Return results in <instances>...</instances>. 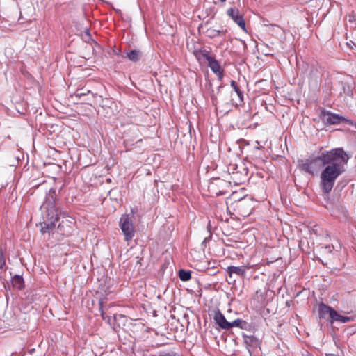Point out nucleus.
I'll return each mask as SVG.
<instances>
[{
	"label": "nucleus",
	"instance_id": "f257e3e1",
	"mask_svg": "<svg viewBox=\"0 0 356 356\" xmlns=\"http://www.w3.org/2000/svg\"><path fill=\"white\" fill-rule=\"evenodd\" d=\"M350 156L341 147L324 151L314 159L299 161V169L308 174L314 175L321 168L320 187L327 194L334 187L337 179L346 171Z\"/></svg>",
	"mask_w": 356,
	"mask_h": 356
},
{
	"label": "nucleus",
	"instance_id": "aec40b11",
	"mask_svg": "<svg viewBox=\"0 0 356 356\" xmlns=\"http://www.w3.org/2000/svg\"><path fill=\"white\" fill-rule=\"evenodd\" d=\"M179 277L183 282L188 281L191 278V271L181 269L179 270Z\"/></svg>",
	"mask_w": 356,
	"mask_h": 356
},
{
	"label": "nucleus",
	"instance_id": "dca6fc26",
	"mask_svg": "<svg viewBox=\"0 0 356 356\" xmlns=\"http://www.w3.org/2000/svg\"><path fill=\"white\" fill-rule=\"evenodd\" d=\"M229 330H231L234 327H239L241 329H245L246 330L248 327L249 326L248 323H247L245 321L237 318L232 322H229Z\"/></svg>",
	"mask_w": 356,
	"mask_h": 356
},
{
	"label": "nucleus",
	"instance_id": "2f4dec72",
	"mask_svg": "<svg viewBox=\"0 0 356 356\" xmlns=\"http://www.w3.org/2000/svg\"><path fill=\"white\" fill-rule=\"evenodd\" d=\"M143 259H140L139 260H138L136 261L137 264H140V266L143 265Z\"/></svg>",
	"mask_w": 356,
	"mask_h": 356
},
{
	"label": "nucleus",
	"instance_id": "39448f33",
	"mask_svg": "<svg viewBox=\"0 0 356 356\" xmlns=\"http://www.w3.org/2000/svg\"><path fill=\"white\" fill-rule=\"evenodd\" d=\"M56 194L54 188H51L46 195L44 203L41 206L42 212L45 213H58L56 207Z\"/></svg>",
	"mask_w": 356,
	"mask_h": 356
},
{
	"label": "nucleus",
	"instance_id": "423d86ee",
	"mask_svg": "<svg viewBox=\"0 0 356 356\" xmlns=\"http://www.w3.org/2000/svg\"><path fill=\"white\" fill-rule=\"evenodd\" d=\"M209 187L217 196H220L227 193V189L229 187V183L220 178H215L210 183Z\"/></svg>",
	"mask_w": 356,
	"mask_h": 356
},
{
	"label": "nucleus",
	"instance_id": "9b49d317",
	"mask_svg": "<svg viewBox=\"0 0 356 356\" xmlns=\"http://www.w3.org/2000/svg\"><path fill=\"white\" fill-rule=\"evenodd\" d=\"M213 319L216 323L223 330H229V322L227 321L223 315V314L219 310L217 309L214 312Z\"/></svg>",
	"mask_w": 356,
	"mask_h": 356
},
{
	"label": "nucleus",
	"instance_id": "2eb2a0df",
	"mask_svg": "<svg viewBox=\"0 0 356 356\" xmlns=\"http://www.w3.org/2000/svg\"><path fill=\"white\" fill-rule=\"evenodd\" d=\"M237 166L233 170H237ZM243 172L236 170L232 172L233 177L232 179L236 181H238L240 184L247 178L248 176V170L245 168H242Z\"/></svg>",
	"mask_w": 356,
	"mask_h": 356
},
{
	"label": "nucleus",
	"instance_id": "cd10ccee",
	"mask_svg": "<svg viewBox=\"0 0 356 356\" xmlns=\"http://www.w3.org/2000/svg\"><path fill=\"white\" fill-rule=\"evenodd\" d=\"M159 356H183V355L181 354L171 351V352H168V353H161Z\"/></svg>",
	"mask_w": 356,
	"mask_h": 356
},
{
	"label": "nucleus",
	"instance_id": "4468645a",
	"mask_svg": "<svg viewBox=\"0 0 356 356\" xmlns=\"http://www.w3.org/2000/svg\"><path fill=\"white\" fill-rule=\"evenodd\" d=\"M340 87L339 94L341 96L351 97L353 95L352 85L348 81H341L338 83Z\"/></svg>",
	"mask_w": 356,
	"mask_h": 356
},
{
	"label": "nucleus",
	"instance_id": "6e6552de",
	"mask_svg": "<svg viewBox=\"0 0 356 356\" xmlns=\"http://www.w3.org/2000/svg\"><path fill=\"white\" fill-rule=\"evenodd\" d=\"M336 310L329 305L321 302L318 305V315L320 319H325L332 323V319Z\"/></svg>",
	"mask_w": 356,
	"mask_h": 356
},
{
	"label": "nucleus",
	"instance_id": "20e7f679",
	"mask_svg": "<svg viewBox=\"0 0 356 356\" xmlns=\"http://www.w3.org/2000/svg\"><path fill=\"white\" fill-rule=\"evenodd\" d=\"M120 227L124 236V240L129 241L134 236V218L129 214H123L120 219Z\"/></svg>",
	"mask_w": 356,
	"mask_h": 356
},
{
	"label": "nucleus",
	"instance_id": "f03ea898",
	"mask_svg": "<svg viewBox=\"0 0 356 356\" xmlns=\"http://www.w3.org/2000/svg\"><path fill=\"white\" fill-rule=\"evenodd\" d=\"M195 56L198 60L205 59L208 62V66L213 73L217 74L220 78L223 76V70L221 69L220 65L215 58L210 56L209 51L206 49H201L195 52Z\"/></svg>",
	"mask_w": 356,
	"mask_h": 356
},
{
	"label": "nucleus",
	"instance_id": "a878e982",
	"mask_svg": "<svg viewBox=\"0 0 356 356\" xmlns=\"http://www.w3.org/2000/svg\"><path fill=\"white\" fill-rule=\"evenodd\" d=\"M90 92V90H86L84 88L79 89L76 90V93L74 94V96L78 98H81Z\"/></svg>",
	"mask_w": 356,
	"mask_h": 356
},
{
	"label": "nucleus",
	"instance_id": "1a4fd4ad",
	"mask_svg": "<svg viewBox=\"0 0 356 356\" xmlns=\"http://www.w3.org/2000/svg\"><path fill=\"white\" fill-rule=\"evenodd\" d=\"M227 14L242 30L246 31L245 20L238 8H230L227 10Z\"/></svg>",
	"mask_w": 356,
	"mask_h": 356
},
{
	"label": "nucleus",
	"instance_id": "a211bd4d",
	"mask_svg": "<svg viewBox=\"0 0 356 356\" xmlns=\"http://www.w3.org/2000/svg\"><path fill=\"white\" fill-rule=\"evenodd\" d=\"M334 314V315L332 319V323L334 321L340 322L341 323H346L353 321V317L342 316L339 314L337 311Z\"/></svg>",
	"mask_w": 356,
	"mask_h": 356
},
{
	"label": "nucleus",
	"instance_id": "0eeeda50",
	"mask_svg": "<svg viewBox=\"0 0 356 356\" xmlns=\"http://www.w3.org/2000/svg\"><path fill=\"white\" fill-rule=\"evenodd\" d=\"M44 222L41 223V232L42 234L49 232L56 227V222L58 221V213L44 214Z\"/></svg>",
	"mask_w": 356,
	"mask_h": 356
},
{
	"label": "nucleus",
	"instance_id": "9d476101",
	"mask_svg": "<svg viewBox=\"0 0 356 356\" xmlns=\"http://www.w3.org/2000/svg\"><path fill=\"white\" fill-rule=\"evenodd\" d=\"M243 337L249 353L252 355V352H254L259 346V339L254 335L248 336L243 334Z\"/></svg>",
	"mask_w": 356,
	"mask_h": 356
},
{
	"label": "nucleus",
	"instance_id": "4be33fe9",
	"mask_svg": "<svg viewBox=\"0 0 356 356\" xmlns=\"http://www.w3.org/2000/svg\"><path fill=\"white\" fill-rule=\"evenodd\" d=\"M136 116L138 118H141V120L138 119V121L140 123L147 122V119L149 118V115L146 112L142 111H139Z\"/></svg>",
	"mask_w": 356,
	"mask_h": 356
},
{
	"label": "nucleus",
	"instance_id": "f8f14e48",
	"mask_svg": "<svg viewBox=\"0 0 356 356\" xmlns=\"http://www.w3.org/2000/svg\"><path fill=\"white\" fill-rule=\"evenodd\" d=\"M248 269V267H247L245 266H230L227 268L226 270L229 273L230 277H232L233 274L238 275L241 277H245V274H246V270Z\"/></svg>",
	"mask_w": 356,
	"mask_h": 356
},
{
	"label": "nucleus",
	"instance_id": "473e14b6",
	"mask_svg": "<svg viewBox=\"0 0 356 356\" xmlns=\"http://www.w3.org/2000/svg\"><path fill=\"white\" fill-rule=\"evenodd\" d=\"M141 142V140H138V141L136 142V143Z\"/></svg>",
	"mask_w": 356,
	"mask_h": 356
},
{
	"label": "nucleus",
	"instance_id": "b1692460",
	"mask_svg": "<svg viewBox=\"0 0 356 356\" xmlns=\"http://www.w3.org/2000/svg\"><path fill=\"white\" fill-rule=\"evenodd\" d=\"M334 248L333 246V245H326L325 246H321V249H320V252L321 254H330L332 252V251L334 250Z\"/></svg>",
	"mask_w": 356,
	"mask_h": 356
},
{
	"label": "nucleus",
	"instance_id": "c85d7f7f",
	"mask_svg": "<svg viewBox=\"0 0 356 356\" xmlns=\"http://www.w3.org/2000/svg\"><path fill=\"white\" fill-rule=\"evenodd\" d=\"M127 55L130 60H134V49L130 50L129 52L127 54Z\"/></svg>",
	"mask_w": 356,
	"mask_h": 356
},
{
	"label": "nucleus",
	"instance_id": "5701e85b",
	"mask_svg": "<svg viewBox=\"0 0 356 356\" xmlns=\"http://www.w3.org/2000/svg\"><path fill=\"white\" fill-rule=\"evenodd\" d=\"M114 320L118 322V325L122 324L123 326H125L124 321L127 320V317L122 314H114L113 316Z\"/></svg>",
	"mask_w": 356,
	"mask_h": 356
},
{
	"label": "nucleus",
	"instance_id": "bb28decb",
	"mask_svg": "<svg viewBox=\"0 0 356 356\" xmlns=\"http://www.w3.org/2000/svg\"><path fill=\"white\" fill-rule=\"evenodd\" d=\"M6 266V259L3 257L2 252H0V275L2 274L5 270Z\"/></svg>",
	"mask_w": 356,
	"mask_h": 356
},
{
	"label": "nucleus",
	"instance_id": "7c9ffc66",
	"mask_svg": "<svg viewBox=\"0 0 356 356\" xmlns=\"http://www.w3.org/2000/svg\"><path fill=\"white\" fill-rule=\"evenodd\" d=\"M207 229L209 230L210 235H209V236L208 238H207V237H206V238L204 239V241H203V242H202V244H204L208 238H211V232H210V222H209V223H208Z\"/></svg>",
	"mask_w": 356,
	"mask_h": 356
},
{
	"label": "nucleus",
	"instance_id": "412c9836",
	"mask_svg": "<svg viewBox=\"0 0 356 356\" xmlns=\"http://www.w3.org/2000/svg\"><path fill=\"white\" fill-rule=\"evenodd\" d=\"M223 32L213 29H208L206 31L207 35L209 38H216L220 36Z\"/></svg>",
	"mask_w": 356,
	"mask_h": 356
},
{
	"label": "nucleus",
	"instance_id": "6ab92c4d",
	"mask_svg": "<svg viewBox=\"0 0 356 356\" xmlns=\"http://www.w3.org/2000/svg\"><path fill=\"white\" fill-rule=\"evenodd\" d=\"M231 86L233 88V89L235 91V92L236 93V95H237V96L238 97L240 103H243V98H244L243 92L241 90L240 87L238 86L237 83L235 81L232 80L231 81Z\"/></svg>",
	"mask_w": 356,
	"mask_h": 356
},
{
	"label": "nucleus",
	"instance_id": "f3484780",
	"mask_svg": "<svg viewBox=\"0 0 356 356\" xmlns=\"http://www.w3.org/2000/svg\"><path fill=\"white\" fill-rule=\"evenodd\" d=\"M13 286L18 290H21L24 288V279L22 276L15 275L12 280Z\"/></svg>",
	"mask_w": 356,
	"mask_h": 356
},
{
	"label": "nucleus",
	"instance_id": "c756f323",
	"mask_svg": "<svg viewBox=\"0 0 356 356\" xmlns=\"http://www.w3.org/2000/svg\"><path fill=\"white\" fill-rule=\"evenodd\" d=\"M85 35L86 37V38L85 39L86 41L88 40H90L91 39V35L90 34V32H89V30L88 29H86V31H85Z\"/></svg>",
	"mask_w": 356,
	"mask_h": 356
},
{
	"label": "nucleus",
	"instance_id": "7ed1b4c3",
	"mask_svg": "<svg viewBox=\"0 0 356 356\" xmlns=\"http://www.w3.org/2000/svg\"><path fill=\"white\" fill-rule=\"evenodd\" d=\"M320 117L325 124H338L342 122H345L350 125L353 124L352 120L339 114L333 113L330 111L323 110L321 113Z\"/></svg>",
	"mask_w": 356,
	"mask_h": 356
},
{
	"label": "nucleus",
	"instance_id": "393cba45",
	"mask_svg": "<svg viewBox=\"0 0 356 356\" xmlns=\"http://www.w3.org/2000/svg\"><path fill=\"white\" fill-rule=\"evenodd\" d=\"M99 305H100L101 315H102V318L104 321H106L109 324H111V316L107 315L106 313L104 311L103 304L102 302H99Z\"/></svg>",
	"mask_w": 356,
	"mask_h": 356
},
{
	"label": "nucleus",
	"instance_id": "ddd939ff",
	"mask_svg": "<svg viewBox=\"0 0 356 356\" xmlns=\"http://www.w3.org/2000/svg\"><path fill=\"white\" fill-rule=\"evenodd\" d=\"M135 68L139 67L141 66L142 70L145 72L149 70L150 66L147 64H144L143 63L145 61V59L143 58V54L141 51L135 50Z\"/></svg>",
	"mask_w": 356,
	"mask_h": 356
}]
</instances>
